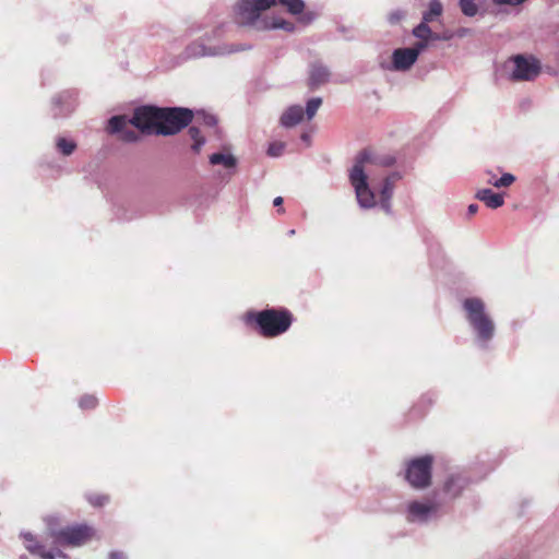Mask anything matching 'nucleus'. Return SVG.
Masks as SVG:
<instances>
[{"instance_id":"7","label":"nucleus","mask_w":559,"mask_h":559,"mask_svg":"<svg viewBox=\"0 0 559 559\" xmlns=\"http://www.w3.org/2000/svg\"><path fill=\"white\" fill-rule=\"evenodd\" d=\"M433 456L426 454L406 463L405 479L415 489H425L431 485Z\"/></svg>"},{"instance_id":"30","label":"nucleus","mask_w":559,"mask_h":559,"mask_svg":"<svg viewBox=\"0 0 559 559\" xmlns=\"http://www.w3.org/2000/svg\"><path fill=\"white\" fill-rule=\"evenodd\" d=\"M477 211H478V205L477 204H469L468 209H467V214L469 216H473V215H475L477 213Z\"/></svg>"},{"instance_id":"2","label":"nucleus","mask_w":559,"mask_h":559,"mask_svg":"<svg viewBox=\"0 0 559 559\" xmlns=\"http://www.w3.org/2000/svg\"><path fill=\"white\" fill-rule=\"evenodd\" d=\"M192 119L193 114L188 108L143 106L134 110L130 122L143 134L174 135Z\"/></svg>"},{"instance_id":"18","label":"nucleus","mask_w":559,"mask_h":559,"mask_svg":"<svg viewBox=\"0 0 559 559\" xmlns=\"http://www.w3.org/2000/svg\"><path fill=\"white\" fill-rule=\"evenodd\" d=\"M432 509L431 504L413 501L408 506V519L409 521L425 520Z\"/></svg>"},{"instance_id":"12","label":"nucleus","mask_w":559,"mask_h":559,"mask_svg":"<svg viewBox=\"0 0 559 559\" xmlns=\"http://www.w3.org/2000/svg\"><path fill=\"white\" fill-rule=\"evenodd\" d=\"M413 34L420 38L427 45V41L429 39L432 40H449L452 38V34L450 32H444L443 34H438L432 31V28L429 26V23L421 22L418 26H416L413 31Z\"/></svg>"},{"instance_id":"8","label":"nucleus","mask_w":559,"mask_h":559,"mask_svg":"<svg viewBox=\"0 0 559 559\" xmlns=\"http://www.w3.org/2000/svg\"><path fill=\"white\" fill-rule=\"evenodd\" d=\"M514 70L512 71V80L514 81H531L534 80L540 72V63L536 58L524 57L518 55L512 58Z\"/></svg>"},{"instance_id":"31","label":"nucleus","mask_w":559,"mask_h":559,"mask_svg":"<svg viewBox=\"0 0 559 559\" xmlns=\"http://www.w3.org/2000/svg\"><path fill=\"white\" fill-rule=\"evenodd\" d=\"M108 559H126L122 552L112 551L109 554Z\"/></svg>"},{"instance_id":"34","label":"nucleus","mask_w":559,"mask_h":559,"mask_svg":"<svg viewBox=\"0 0 559 559\" xmlns=\"http://www.w3.org/2000/svg\"><path fill=\"white\" fill-rule=\"evenodd\" d=\"M497 4H519L520 2H511V1H508V2H496Z\"/></svg>"},{"instance_id":"22","label":"nucleus","mask_w":559,"mask_h":559,"mask_svg":"<svg viewBox=\"0 0 559 559\" xmlns=\"http://www.w3.org/2000/svg\"><path fill=\"white\" fill-rule=\"evenodd\" d=\"M188 134L191 138V140H193V144L191 146L192 150L195 153H199L201 147H202V145L205 142L204 138L201 135V132H200L199 128L190 127L189 130H188Z\"/></svg>"},{"instance_id":"28","label":"nucleus","mask_w":559,"mask_h":559,"mask_svg":"<svg viewBox=\"0 0 559 559\" xmlns=\"http://www.w3.org/2000/svg\"><path fill=\"white\" fill-rule=\"evenodd\" d=\"M97 405V399L93 395H85L80 400V407L83 409H92Z\"/></svg>"},{"instance_id":"17","label":"nucleus","mask_w":559,"mask_h":559,"mask_svg":"<svg viewBox=\"0 0 559 559\" xmlns=\"http://www.w3.org/2000/svg\"><path fill=\"white\" fill-rule=\"evenodd\" d=\"M466 481L460 475H450L443 484V491L452 497H457Z\"/></svg>"},{"instance_id":"4","label":"nucleus","mask_w":559,"mask_h":559,"mask_svg":"<svg viewBox=\"0 0 559 559\" xmlns=\"http://www.w3.org/2000/svg\"><path fill=\"white\" fill-rule=\"evenodd\" d=\"M293 320V313L286 308L249 311L245 314V322L254 325L255 331L265 338H273L287 332Z\"/></svg>"},{"instance_id":"16","label":"nucleus","mask_w":559,"mask_h":559,"mask_svg":"<svg viewBox=\"0 0 559 559\" xmlns=\"http://www.w3.org/2000/svg\"><path fill=\"white\" fill-rule=\"evenodd\" d=\"M330 72L321 64H312L309 75V85L311 88L318 87L328 82Z\"/></svg>"},{"instance_id":"14","label":"nucleus","mask_w":559,"mask_h":559,"mask_svg":"<svg viewBox=\"0 0 559 559\" xmlns=\"http://www.w3.org/2000/svg\"><path fill=\"white\" fill-rule=\"evenodd\" d=\"M476 199L483 201L490 209H498L503 205L504 199L500 193H495L490 189H480L476 192Z\"/></svg>"},{"instance_id":"25","label":"nucleus","mask_w":559,"mask_h":559,"mask_svg":"<svg viewBox=\"0 0 559 559\" xmlns=\"http://www.w3.org/2000/svg\"><path fill=\"white\" fill-rule=\"evenodd\" d=\"M87 500L94 507H103L109 501V497L103 493H92L87 497Z\"/></svg>"},{"instance_id":"5","label":"nucleus","mask_w":559,"mask_h":559,"mask_svg":"<svg viewBox=\"0 0 559 559\" xmlns=\"http://www.w3.org/2000/svg\"><path fill=\"white\" fill-rule=\"evenodd\" d=\"M95 535V528L85 523L68 525L61 528L52 527L49 524L48 527V536L52 539L53 544L62 547H81L91 542Z\"/></svg>"},{"instance_id":"21","label":"nucleus","mask_w":559,"mask_h":559,"mask_svg":"<svg viewBox=\"0 0 559 559\" xmlns=\"http://www.w3.org/2000/svg\"><path fill=\"white\" fill-rule=\"evenodd\" d=\"M442 14L441 2H431L430 9L423 16V21L426 23H433L439 20Z\"/></svg>"},{"instance_id":"33","label":"nucleus","mask_w":559,"mask_h":559,"mask_svg":"<svg viewBox=\"0 0 559 559\" xmlns=\"http://www.w3.org/2000/svg\"><path fill=\"white\" fill-rule=\"evenodd\" d=\"M215 122H216V120H215V118L213 116L206 118V123L207 124L212 126V124H215Z\"/></svg>"},{"instance_id":"29","label":"nucleus","mask_w":559,"mask_h":559,"mask_svg":"<svg viewBox=\"0 0 559 559\" xmlns=\"http://www.w3.org/2000/svg\"><path fill=\"white\" fill-rule=\"evenodd\" d=\"M285 144L283 142H273L267 148V154L273 157L282 155L284 152Z\"/></svg>"},{"instance_id":"9","label":"nucleus","mask_w":559,"mask_h":559,"mask_svg":"<svg viewBox=\"0 0 559 559\" xmlns=\"http://www.w3.org/2000/svg\"><path fill=\"white\" fill-rule=\"evenodd\" d=\"M425 48V43H418L413 48H399L394 50L392 56L394 69L399 71L408 70L416 62L419 52Z\"/></svg>"},{"instance_id":"27","label":"nucleus","mask_w":559,"mask_h":559,"mask_svg":"<svg viewBox=\"0 0 559 559\" xmlns=\"http://www.w3.org/2000/svg\"><path fill=\"white\" fill-rule=\"evenodd\" d=\"M462 12L467 16H474L478 12L477 2H460Z\"/></svg>"},{"instance_id":"19","label":"nucleus","mask_w":559,"mask_h":559,"mask_svg":"<svg viewBox=\"0 0 559 559\" xmlns=\"http://www.w3.org/2000/svg\"><path fill=\"white\" fill-rule=\"evenodd\" d=\"M486 176V182L496 188L509 187L515 181V177L512 174H503L500 178H497L492 171H487Z\"/></svg>"},{"instance_id":"3","label":"nucleus","mask_w":559,"mask_h":559,"mask_svg":"<svg viewBox=\"0 0 559 559\" xmlns=\"http://www.w3.org/2000/svg\"><path fill=\"white\" fill-rule=\"evenodd\" d=\"M394 163L393 156L380 154L372 148H365L358 153L349 171V181L355 189L360 206L370 209L376 204L374 193L369 189L366 173H370L373 166L390 167Z\"/></svg>"},{"instance_id":"11","label":"nucleus","mask_w":559,"mask_h":559,"mask_svg":"<svg viewBox=\"0 0 559 559\" xmlns=\"http://www.w3.org/2000/svg\"><path fill=\"white\" fill-rule=\"evenodd\" d=\"M23 538L25 542L26 549L32 552L33 555L39 556L41 559H56V557H60L66 559L67 555L63 554L61 550L53 551H47L39 542L36 540L33 534L31 533H24Z\"/></svg>"},{"instance_id":"10","label":"nucleus","mask_w":559,"mask_h":559,"mask_svg":"<svg viewBox=\"0 0 559 559\" xmlns=\"http://www.w3.org/2000/svg\"><path fill=\"white\" fill-rule=\"evenodd\" d=\"M131 119H127L126 116H114L108 121L107 131L109 133H119L120 140L124 142H136L140 136L138 132L129 128Z\"/></svg>"},{"instance_id":"23","label":"nucleus","mask_w":559,"mask_h":559,"mask_svg":"<svg viewBox=\"0 0 559 559\" xmlns=\"http://www.w3.org/2000/svg\"><path fill=\"white\" fill-rule=\"evenodd\" d=\"M57 147L63 155L69 156L74 152L76 144L73 141H68L64 138H60L57 141Z\"/></svg>"},{"instance_id":"15","label":"nucleus","mask_w":559,"mask_h":559,"mask_svg":"<svg viewBox=\"0 0 559 559\" xmlns=\"http://www.w3.org/2000/svg\"><path fill=\"white\" fill-rule=\"evenodd\" d=\"M304 118V109L301 106H290L281 117V123L290 128L298 124Z\"/></svg>"},{"instance_id":"20","label":"nucleus","mask_w":559,"mask_h":559,"mask_svg":"<svg viewBox=\"0 0 559 559\" xmlns=\"http://www.w3.org/2000/svg\"><path fill=\"white\" fill-rule=\"evenodd\" d=\"M210 163L212 165L222 164L226 168H231L236 165V158L229 154L214 153L210 156Z\"/></svg>"},{"instance_id":"1","label":"nucleus","mask_w":559,"mask_h":559,"mask_svg":"<svg viewBox=\"0 0 559 559\" xmlns=\"http://www.w3.org/2000/svg\"><path fill=\"white\" fill-rule=\"evenodd\" d=\"M277 3L305 24L314 19L312 12L305 13V2H240L235 11V22L239 26H249L258 31L281 28L292 32L294 25L275 14L272 7Z\"/></svg>"},{"instance_id":"13","label":"nucleus","mask_w":559,"mask_h":559,"mask_svg":"<svg viewBox=\"0 0 559 559\" xmlns=\"http://www.w3.org/2000/svg\"><path fill=\"white\" fill-rule=\"evenodd\" d=\"M400 179L397 174H392L384 179L383 187L380 191L381 205L389 212L390 211V199L393 194L395 182Z\"/></svg>"},{"instance_id":"32","label":"nucleus","mask_w":559,"mask_h":559,"mask_svg":"<svg viewBox=\"0 0 559 559\" xmlns=\"http://www.w3.org/2000/svg\"><path fill=\"white\" fill-rule=\"evenodd\" d=\"M273 204H274V206H281L283 204V198L282 197H276L273 200Z\"/></svg>"},{"instance_id":"24","label":"nucleus","mask_w":559,"mask_h":559,"mask_svg":"<svg viewBox=\"0 0 559 559\" xmlns=\"http://www.w3.org/2000/svg\"><path fill=\"white\" fill-rule=\"evenodd\" d=\"M321 104H322V99L320 97L311 98L307 103L306 115H307V118L309 120L314 117V115L317 114V111L320 108Z\"/></svg>"},{"instance_id":"26","label":"nucleus","mask_w":559,"mask_h":559,"mask_svg":"<svg viewBox=\"0 0 559 559\" xmlns=\"http://www.w3.org/2000/svg\"><path fill=\"white\" fill-rule=\"evenodd\" d=\"M189 57H202L207 55L206 47L201 44H192L187 48Z\"/></svg>"},{"instance_id":"35","label":"nucleus","mask_w":559,"mask_h":559,"mask_svg":"<svg viewBox=\"0 0 559 559\" xmlns=\"http://www.w3.org/2000/svg\"><path fill=\"white\" fill-rule=\"evenodd\" d=\"M302 139H304V140H307V139H308L307 134H304V135H302Z\"/></svg>"},{"instance_id":"6","label":"nucleus","mask_w":559,"mask_h":559,"mask_svg":"<svg viewBox=\"0 0 559 559\" xmlns=\"http://www.w3.org/2000/svg\"><path fill=\"white\" fill-rule=\"evenodd\" d=\"M467 320L481 341H489L493 336L495 325L485 312V304L479 298H467L463 302Z\"/></svg>"}]
</instances>
